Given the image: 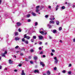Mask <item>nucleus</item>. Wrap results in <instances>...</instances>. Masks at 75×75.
I'll list each match as a JSON object with an SVG mask.
<instances>
[{"instance_id":"1","label":"nucleus","mask_w":75,"mask_h":75,"mask_svg":"<svg viewBox=\"0 0 75 75\" xmlns=\"http://www.w3.org/2000/svg\"><path fill=\"white\" fill-rule=\"evenodd\" d=\"M51 31L54 34H55V33H57V30L55 29L53 30H52Z\"/></svg>"},{"instance_id":"34","label":"nucleus","mask_w":75,"mask_h":75,"mask_svg":"<svg viewBox=\"0 0 75 75\" xmlns=\"http://www.w3.org/2000/svg\"><path fill=\"white\" fill-rule=\"evenodd\" d=\"M18 35V32H16L15 33V36H16V35Z\"/></svg>"},{"instance_id":"22","label":"nucleus","mask_w":75,"mask_h":75,"mask_svg":"<svg viewBox=\"0 0 75 75\" xmlns=\"http://www.w3.org/2000/svg\"><path fill=\"white\" fill-rule=\"evenodd\" d=\"M40 33H41L42 34H44V31H42V32H41L40 31Z\"/></svg>"},{"instance_id":"48","label":"nucleus","mask_w":75,"mask_h":75,"mask_svg":"<svg viewBox=\"0 0 75 75\" xmlns=\"http://www.w3.org/2000/svg\"><path fill=\"white\" fill-rule=\"evenodd\" d=\"M4 54H7V51H5Z\"/></svg>"},{"instance_id":"16","label":"nucleus","mask_w":75,"mask_h":75,"mask_svg":"<svg viewBox=\"0 0 75 75\" xmlns=\"http://www.w3.org/2000/svg\"><path fill=\"white\" fill-rule=\"evenodd\" d=\"M21 51H25V49L24 47H23L21 49Z\"/></svg>"},{"instance_id":"14","label":"nucleus","mask_w":75,"mask_h":75,"mask_svg":"<svg viewBox=\"0 0 75 75\" xmlns=\"http://www.w3.org/2000/svg\"><path fill=\"white\" fill-rule=\"evenodd\" d=\"M19 39L20 38H19L18 37L15 38V40H16V41H17V40H19Z\"/></svg>"},{"instance_id":"30","label":"nucleus","mask_w":75,"mask_h":75,"mask_svg":"<svg viewBox=\"0 0 75 75\" xmlns=\"http://www.w3.org/2000/svg\"><path fill=\"white\" fill-rule=\"evenodd\" d=\"M44 64V62H40V64L41 65H42L43 64Z\"/></svg>"},{"instance_id":"21","label":"nucleus","mask_w":75,"mask_h":75,"mask_svg":"<svg viewBox=\"0 0 75 75\" xmlns=\"http://www.w3.org/2000/svg\"><path fill=\"white\" fill-rule=\"evenodd\" d=\"M62 9L63 10H64L65 9V6H63L62 7Z\"/></svg>"},{"instance_id":"31","label":"nucleus","mask_w":75,"mask_h":75,"mask_svg":"<svg viewBox=\"0 0 75 75\" xmlns=\"http://www.w3.org/2000/svg\"><path fill=\"white\" fill-rule=\"evenodd\" d=\"M38 25V23L37 22H35V26H37Z\"/></svg>"},{"instance_id":"46","label":"nucleus","mask_w":75,"mask_h":75,"mask_svg":"<svg viewBox=\"0 0 75 75\" xmlns=\"http://www.w3.org/2000/svg\"><path fill=\"white\" fill-rule=\"evenodd\" d=\"M30 63L31 64H33V62L32 61H30Z\"/></svg>"},{"instance_id":"36","label":"nucleus","mask_w":75,"mask_h":75,"mask_svg":"<svg viewBox=\"0 0 75 75\" xmlns=\"http://www.w3.org/2000/svg\"><path fill=\"white\" fill-rule=\"evenodd\" d=\"M20 55L21 56H23L24 54L23 53H21Z\"/></svg>"},{"instance_id":"8","label":"nucleus","mask_w":75,"mask_h":75,"mask_svg":"<svg viewBox=\"0 0 75 75\" xmlns=\"http://www.w3.org/2000/svg\"><path fill=\"white\" fill-rule=\"evenodd\" d=\"M58 60H56L54 61V64H57L58 63Z\"/></svg>"},{"instance_id":"13","label":"nucleus","mask_w":75,"mask_h":75,"mask_svg":"<svg viewBox=\"0 0 75 75\" xmlns=\"http://www.w3.org/2000/svg\"><path fill=\"white\" fill-rule=\"evenodd\" d=\"M1 57H5L6 55H5V54H4V53L2 54Z\"/></svg>"},{"instance_id":"58","label":"nucleus","mask_w":75,"mask_h":75,"mask_svg":"<svg viewBox=\"0 0 75 75\" xmlns=\"http://www.w3.org/2000/svg\"><path fill=\"white\" fill-rule=\"evenodd\" d=\"M25 5H23V4H22V7H25Z\"/></svg>"},{"instance_id":"42","label":"nucleus","mask_w":75,"mask_h":75,"mask_svg":"<svg viewBox=\"0 0 75 75\" xmlns=\"http://www.w3.org/2000/svg\"><path fill=\"white\" fill-rule=\"evenodd\" d=\"M52 52H55V50H52Z\"/></svg>"},{"instance_id":"43","label":"nucleus","mask_w":75,"mask_h":75,"mask_svg":"<svg viewBox=\"0 0 75 75\" xmlns=\"http://www.w3.org/2000/svg\"><path fill=\"white\" fill-rule=\"evenodd\" d=\"M18 31L19 32H21V29L19 28L18 29Z\"/></svg>"},{"instance_id":"32","label":"nucleus","mask_w":75,"mask_h":75,"mask_svg":"<svg viewBox=\"0 0 75 75\" xmlns=\"http://www.w3.org/2000/svg\"><path fill=\"white\" fill-rule=\"evenodd\" d=\"M33 39H35L36 38V36H33Z\"/></svg>"},{"instance_id":"62","label":"nucleus","mask_w":75,"mask_h":75,"mask_svg":"<svg viewBox=\"0 0 75 75\" xmlns=\"http://www.w3.org/2000/svg\"><path fill=\"white\" fill-rule=\"evenodd\" d=\"M69 67H71V64H70L69 65Z\"/></svg>"},{"instance_id":"50","label":"nucleus","mask_w":75,"mask_h":75,"mask_svg":"<svg viewBox=\"0 0 75 75\" xmlns=\"http://www.w3.org/2000/svg\"><path fill=\"white\" fill-rule=\"evenodd\" d=\"M49 39H52V37L50 36H49Z\"/></svg>"},{"instance_id":"2","label":"nucleus","mask_w":75,"mask_h":75,"mask_svg":"<svg viewBox=\"0 0 75 75\" xmlns=\"http://www.w3.org/2000/svg\"><path fill=\"white\" fill-rule=\"evenodd\" d=\"M33 72H34V73H36V72H37L38 73H39V72H40L38 70L36 69L34 71H33Z\"/></svg>"},{"instance_id":"28","label":"nucleus","mask_w":75,"mask_h":75,"mask_svg":"<svg viewBox=\"0 0 75 75\" xmlns=\"http://www.w3.org/2000/svg\"><path fill=\"white\" fill-rule=\"evenodd\" d=\"M49 8H50V10H51V6H49L48 7Z\"/></svg>"},{"instance_id":"12","label":"nucleus","mask_w":75,"mask_h":75,"mask_svg":"<svg viewBox=\"0 0 75 75\" xmlns=\"http://www.w3.org/2000/svg\"><path fill=\"white\" fill-rule=\"evenodd\" d=\"M56 23L57 25H58L59 24V22L58 21H56Z\"/></svg>"},{"instance_id":"52","label":"nucleus","mask_w":75,"mask_h":75,"mask_svg":"<svg viewBox=\"0 0 75 75\" xmlns=\"http://www.w3.org/2000/svg\"><path fill=\"white\" fill-rule=\"evenodd\" d=\"M68 4V6H70V4H71V3H67Z\"/></svg>"},{"instance_id":"23","label":"nucleus","mask_w":75,"mask_h":75,"mask_svg":"<svg viewBox=\"0 0 75 75\" xmlns=\"http://www.w3.org/2000/svg\"><path fill=\"white\" fill-rule=\"evenodd\" d=\"M34 39H32L30 40V41L32 42H34Z\"/></svg>"},{"instance_id":"18","label":"nucleus","mask_w":75,"mask_h":75,"mask_svg":"<svg viewBox=\"0 0 75 75\" xmlns=\"http://www.w3.org/2000/svg\"><path fill=\"white\" fill-rule=\"evenodd\" d=\"M58 7H59V6H58V5H57L56 6V11H57V10H58Z\"/></svg>"},{"instance_id":"11","label":"nucleus","mask_w":75,"mask_h":75,"mask_svg":"<svg viewBox=\"0 0 75 75\" xmlns=\"http://www.w3.org/2000/svg\"><path fill=\"white\" fill-rule=\"evenodd\" d=\"M32 15H33V16H36V14H35V13H34V12H32Z\"/></svg>"},{"instance_id":"47","label":"nucleus","mask_w":75,"mask_h":75,"mask_svg":"<svg viewBox=\"0 0 75 75\" xmlns=\"http://www.w3.org/2000/svg\"><path fill=\"white\" fill-rule=\"evenodd\" d=\"M51 56H53V55H54V54L52 53H51Z\"/></svg>"},{"instance_id":"39","label":"nucleus","mask_w":75,"mask_h":75,"mask_svg":"<svg viewBox=\"0 0 75 75\" xmlns=\"http://www.w3.org/2000/svg\"><path fill=\"white\" fill-rule=\"evenodd\" d=\"M54 59H55V60H57L58 59H57V57H54Z\"/></svg>"},{"instance_id":"10","label":"nucleus","mask_w":75,"mask_h":75,"mask_svg":"<svg viewBox=\"0 0 75 75\" xmlns=\"http://www.w3.org/2000/svg\"><path fill=\"white\" fill-rule=\"evenodd\" d=\"M24 70H22V72L21 74V75H25V73L24 72Z\"/></svg>"},{"instance_id":"64","label":"nucleus","mask_w":75,"mask_h":75,"mask_svg":"<svg viewBox=\"0 0 75 75\" xmlns=\"http://www.w3.org/2000/svg\"><path fill=\"white\" fill-rule=\"evenodd\" d=\"M74 42H75V39H73Z\"/></svg>"},{"instance_id":"59","label":"nucleus","mask_w":75,"mask_h":75,"mask_svg":"<svg viewBox=\"0 0 75 75\" xmlns=\"http://www.w3.org/2000/svg\"><path fill=\"white\" fill-rule=\"evenodd\" d=\"M2 68V67H1V66H0V69H1Z\"/></svg>"},{"instance_id":"44","label":"nucleus","mask_w":75,"mask_h":75,"mask_svg":"<svg viewBox=\"0 0 75 75\" xmlns=\"http://www.w3.org/2000/svg\"><path fill=\"white\" fill-rule=\"evenodd\" d=\"M40 7V6H38L36 7V8L37 9H38Z\"/></svg>"},{"instance_id":"33","label":"nucleus","mask_w":75,"mask_h":75,"mask_svg":"<svg viewBox=\"0 0 75 75\" xmlns=\"http://www.w3.org/2000/svg\"><path fill=\"white\" fill-rule=\"evenodd\" d=\"M19 65L18 66V67H21V66H22V64H18Z\"/></svg>"},{"instance_id":"29","label":"nucleus","mask_w":75,"mask_h":75,"mask_svg":"<svg viewBox=\"0 0 75 75\" xmlns=\"http://www.w3.org/2000/svg\"><path fill=\"white\" fill-rule=\"evenodd\" d=\"M59 31H61V30H62V27H60L59 28Z\"/></svg>"},{"instance_id":"49","label":"nucleus","mask_w":75,"mask_h":75,"mask_svg":"<svg viewBox=\"0 0 75 75\" xmlns=\"http://www.w3.org/2000/svg\"><path fill=\"white\" fill-rule=\"evenodd\" d=\"M39 49L40 50H42V48L41 47H39Z\"/></svg>"},{"instance_id":"19","label":"nucleus","mask_w":75,"mask_h":75,"mask_svg":"<svg viewBox=\"0 0 75 75\" xmlns=\"http://www.w3.org/2000/svg\"><path fill=\"white\" fill-rule=\"evenodd\" d=\"M30 52H34V50H33V49H31L30 50Z\"/></svg>"},{"instance_id":"61","label":"nucleus","mask_w":75,"mask_h":75,"mask_svg":"<svg viewBox=\"0 0 75 75\" xmlns=\"http://www.w3.org/2000/svg\"><path fill=\"white\" fill-rule=\"evenodd\" d=\"M29 59H31V56H29Z\"/></svg>"},{"instance_id":"7","label":"nucleus","mask_w":75,"mask_h":75,"mask_svg":"<svg viewBox=\"0 0 75 75\" xmlns=\"http://www.w3.org/2000/svg\"><path fill=\"white\" fill-rule=\"evenodd\" d=\"M39 40H42V39L43 38V37H42V36H39Z\"/></svg>"},{"instance_id":"3","label":"nucleus","mask_w":75,"mask_h":75,"mask_svg":"<svg viewBox=\"0 0 75 75\" xmlns=\"http://www.w3.org/2000/svg\"><path fill=\"white\" fill-rule=\"evenodd\" d=\"M9 63L10 64H13V61H11V59H9Z\"/></svg>"},{"instance_id":"51","label":"nucleus","mask_w":75,"mask_h":75,"mask_svg":"<svg viewBox=\"0 0 75 75\" xmlns=\"http://www.w3.org/2000/svg\"><path fill=\"white\" fill-rule=\"evenodd\" d=\"M43 54V52L42 51L40 53V54Z\"/></svg>"},{"instance_id":"56","label":"nucleus","mask_w":75,"mask_h":75,"mask_svg":"<svg viewBox=\"0 0 75 75\" xmlns=\"http://www.w3.org/2000/svg\"><path fill=\"white\" fill-rule=\"evenodd\" d=\"M43 58H45V55H43Z\"/></svg>"},{"instance_id":"26","label":"nucleus","mask_w":75,"mask_h":75,"mask_svg":"<svg viewBox=\"0 0 75 75\" xmlns=\"http://www.w3.org/2000/svg\"><path fill=\"white\" fill-rule=\"evenodd\" d=\"M62 73H63L64 74H65V73L66 72V71H65V70H63L62 71Z\"/></svg>"},{"instance_id":"57","label":"nucleus","mask_w":75,"mask_h":75,"mask_svg":"<svg viewBox=\"0 0 75 75\" xmlns=\"http://www.w3.org/2000/svg\"><path fill=\"white\" fill-rule=\"evenodd\" d=\"M23 2L24 3L25 2V0H23Z\"/></svg>"},{"instance_id":"5","label":"nucleus","mask_w":75,"mask_h":75,"mask_svg":"<svg viewBox=\"0 0 75 75\" xmlns=\"http://www.w3.org/2000/svg\"><path fill=\"white\" fill-rule=\"evenodd\" d=\"M47 74L48 75H50L51 74V72L49 70H48L47 72Z\"/></svg>"},{"instance_id":"40","label":"nucleus","mask_w":75,"mask_h":75,"mask_svg":"<svg viewBox=\"0 0 75 75\" xmlns=\"http://www.w3.org/2000/svg\"><path fill=\"white\" fill-rule=\"evenodd\" d=\"M27 20L28 22H30L31 21V19H28Z\"/></svg>"},{"instance_id":"15","label":"nucleus","mask_w":75,"mask_h":75,"mask_svg":"<svg viewBox=\"0 0 75 75\" xmlns=\"http://www.w3.org/2000/svg\"><path fill=\"white\" fill-rule=\"evenodd\" d=\"M31 38L29 36H26V38H27V40H29L30 38Z\"/></svg>"},{"instance_id":"25","label":"nucleus","mask_w":75,"mask_h":75,"mask_svg":"<svg viewBox=\"0 0 75 75\" xmlns=\"http://www.w3.org/2000/svg\"><path fill=\"white\" fill-rule=\"evenodd\" d=\"M25 61H26V62H28V59H27V58H25Z\"/></svg>"},{"instance_id":"17","label":"nucleus","mask_w":75,"mask_h":75,"mask_svg":"<svg viewBox=\"0 0 75 75\" xmlns=\"http://www.w3.org/2000/svg\"><path fill=\"white\" fill-rule=\"evenodd\" d=\"M50 24H51L52 23L53 24H54V21H50L49 22Z\"/></svg>"},{"instance_id":"9","label":"nucleus","mask_w":75,"mask_h":75,"mask_svg":"<svg viewBox=\"0 0 75 75\" xmlns=\"http://www.w3.org/2000/svg\"><path fill=\"white\" fill-rule=\"evenodd\" d=\"M34 59L35 60H37V59H38V57L36 56H35V57H34Z\"/></svg>"},{"instance_id":"45","label":"nucleus","mask_w":75,"mask_h":75,"mask_svg":"<svg viewBox=\"0 0 75 75\" xmlns=\"http://www.w3.org/2000/svg\"><path fill=\"white\" fill-rule=\"evenodd\" d=\"M36 12H38V11H39V10H38V9H37L36 10Z\"/></svg>"},{"instance_id":"24","label":"nucleus","mask_w":75,"mask_h":75,"mask_svg":"<svg viewBox=\"0 0 75 75\" xmlns=\"http://www.w3.org/2000/svg\"><path fill=\"white\" fill-rule=\"evenodd\" d=\"M25 43L26 44H28V41L27 40L25 41Z\"/></svg>"},{"instance_id":"55","label":"nucleus","mask_w":75,"mask_h":75,"mask_svg":"<svg viewBox=\"0 0 75 75\" xmlns=\"http://www.w3.org/2000/svg\"><path fill=\"white\" fill-rule=\"evenodd\" d=\"M42 42H40V43H39V44L40 45H41V44H42Z\"/></svg>"},{"instance_id":"27","label":"nucleus","mask_w":75,"mask_h":75,"mask_svg":"<svg viewBox=\"0 0 75 75\" xmlns=\"http://www.w3.org/2000/svg\"><path fill=\"white\" fill-rule=\"evenodd\" d=\"M30 17V14H28L27 15V17L28 18Z\"/></svg>"},{"instance_id":"60","label":"nucleus","mask_w":75,"mask_h":75,"mask_svg":"<svg viewBox=\"0 0 75 75\" xmlns=\"http://www.w3.org/2000/svg\"><path fill=\"white\" fill-rule=\"evenodd\" d=\"M50 20H51V21H52V18H50Z\"/></svg>"},{"instance_id":"54","label":"nucleus","mask_w":75,"mask_h":75,"mask_svg":"<svg viewBox=\"0 0 75 75\" xmlns=\"http://www.w3.org/2000/svg\"><path fill=\"white\" fill-rule=\"evenodd\" d=\"M57 69V67H55L54 68V70H56Z\"/></svg>"},{"instance_id":"37","label":"nucleus","mask_w":75,"mask_h":75,"mask_svg":"<svg viewBox=\"0 0 75 75\" xmlns=\"http://www.w3.org/2000/svg\"><path fill=\"white\" fill-rule=\"evenodd\" d=\"M71 71H69L68 72V74H71Z\"/></svg>"},{"instance_id":"53","label":"nucleus","mask_w":75,"mask_h":75,"mask_svg":"<svg viewBox=\"0 0 75 75\" xmlns=\"http://www.w3.org/2000/svg\"><path fill=\"white\" fill-rule=\"evenodd\" d=\"M42 67H44L45 66V64H42Z\"/></svg>"},{"instance_id":"6","label":"nucleus","mask_w":75,"mask_h":75,"mask_svg":"<svg viewBox=\"0 0 75 75\" xmlns=\"http://www.w3.org/2000/svg\"><path fill=\"white\" fill-rule=\"evenodd\" d=\"M17 26H20L21 25V23L20 22H17L16 23Z\"/></svg>"},{"instance_id":"63","label":"nucleus","mask_w":75,"mask_h":75,"mask_svg":"<svg viewBox=\"0 0 75 75\" xmlns=\"http://www.w3.org/2000/svg\"><path fill=\"white\" fill-rule=\"evenodd\" d=\"M21 4H18V6H21Z\"/></svg>"},{"instance_id":"20","label":"nucleus","mask_w":75,"mask_h":75,"mask_svg":"<svg viewBox=\"0 0 75 75\" xmlns=\"http://www.w3.org/2000/svg\"><path fill=\"white\" fill-rule=\"evenodd\" d=\"M27 34H25V35H24V38H26V37H27Z\"/></svg>"},{"instance_id":"35","label":"nucleus","mask_w":75,"mask_h":75,"mask_svg":"<svg viewBox=\"0 0 75 75\" xmlns=\"http://www.w3.org/2000/svg\"><path fill=\"white\" fill-rule=\"evenodd\" d=\"M22 41H23V42L25 41V39H24V38H23V39H22Z\"/></svg>"},{"instance_id":"4","label":"nucleus","mask_w":75,"mask_h":75,"mask_svg":"<svg viewBox=\"0 0 75 75\" xmlns=\"http://www.w3.org/2000/svg\"><path fill=\"white\" fill-rule=\"evenodd\" d=\"M47 26L48 27H49V28H52V25L50 24H48L47 25Z\"/></svg>"},{"instance_id":"41","label":"nucleus","mask_w":75,"mask_h":75,"mask_svg":"<svg viewBox=\"0 0 75 75\" xmlns=\"http://www.w3.org/2000/svg\"><path fill=\"white\" fill-rule=\"evenodd\" d=\"M45 17L46 18H47V17H48V15H46L45 16Z\"/></svg>"},{"instance_id":"38","label":"nucleus","mask_w":75,"mask_h":75,"mask_svg":"<svg viewBox=\"0 0 75 75\" xmlns=\"http://www.w3.org/2000/svg\"><path fill=\"white\" fill-rule=\"evenodd\" d=\"M19 47V46H17L16 47H15V49H17V48H18Z\"/></svg>"}]
</instances>
